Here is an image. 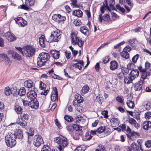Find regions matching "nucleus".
I'll return each mask as SVG.
<instances>
[{
    "label": "nucleus",
    "instance_id": "f257e3e1",
    "mask_svg": "<svg viewBox=\"0 0 151 151\" xmlns=\"http://www.w3.org/2000/svg\"><path fill=\"white\" fill-rule=\"evenodd\" d=\"M50 58V55L47 53L42 52L39 54L37 59V65L41 67L45 65Z\"/></svg>",
    "mask_w": 151,
    "mask_h": 151
},
{
    "label": "nucleus",
    "instance_id": "f03ea898",
    "mask_svg": "<svg viewBox=\"0 0 151 151\" xmlns=\"http://www.w3.org/2000/svg\"><path fill=\"white\" fill-rule=\"evenodd\" d=\"M54 141L59 145L57 147L59 151H63V149L68 145L67 138L63 137H57Z\"/></svg>",
    "mask_w": 151,
    "mask_h": 151
},
{
    "label": "nucleus",
    "instance_id": "7ed1b4c3",
    "mask_svg": "<svg viewBox=\"0 0 151 151\" xmlns=\"http://www.w3.org/2000/svg\"><path fill=\"white\" fill-rule=\"evenodd\" d=\"M16 139L14 134L12 133H8L5 137L6 144L10 147H14L16 143Z\"/></svg>",
    "mask_w": 151,
    "mask_h": 151
},
{
    "label": "nucleus",
    "instance_id": "20e7f679",
    "mask_svg": "<svg viewBox=\"0 0 151 151\" xmlns=\"http://www.w3.org/2000/svg\"><path fill=\"white\" fill-rule=\"evenodd\" d=\"M61 33L59 29L55 30L51 32L49 38L48 42H58L61 39Z\"/></svg>",
    "mask_w": 151,
    "mask_h": 151
},
{
    "label": "nucleus",
    "instance_id": "39448f33",
    "mask_svg": "<svg viewBox=\"0 0 151 151\" xmlns=\"http://www.w3.org/2000/svg\"><path fill=\"white\" fill-rule=\"evenodd\" d=\"M139 75V71L137 69H133L129 73V76L128 78H124V81L127 84H129L137 77Z\"/></svg>",
    "mask_w": 151,
    "mask_h": 151
},
{
    "label": "nucleus",
    "instance_id": "423d86ee",
    "mask_svg": "<svg viewBox=\"0 0 151 151\" xmlns=\"http://www.w3.org/2000/svg\"><path fill=\"white\" fill-rule=\"evenodd\" d=\"M71 43L73 45L77 44L80 47H81L84 43V42L82 39L78 37L74 33H72L70 35Z\"/></svg>",
    "mask_w": 151,
    "mask_h": 151
},
{
    "label": "nucleus",
    "instance_id": "0eeeda50",
    "mask_svg": "<svg viewBox=\"0 0 151 151\" xmlns=\"http://www.w3.org/2000/svg\"><path fill=\"white\" fill-rule=\"evenodd\" d=\"M35 49L32 46H27L24 48V53L26 56L28 57H32L35 54Z\"/></svg>",
    "mask_w": 151,
    "mask_h": 151
},
{
    "label": "nucleus",
    "instance_id": "6e6552de",
    "mask_svg": "<svg viewBox=\"0 0 151 151\" xmlns=\"http://www.w3.org/2000/svg\"><path fill=\"white\" fill-rule=\"evenodd\" d=\"M43 143V139L41 136L39 135L35 136L33 142V144L34 145L37 147H38Z\"/></svg>",
    "mask_w": 151,
    "mask_h": 151
},
{
    "label": "nucleus",
    "instance_id": "1a4fd4ad",
    "mask_svg": "<svg viewBox=\"0 0 151 151\" xmlns=\"http://www.w3.org/2000/svg\"><path fill=\"white\" fill-rule=\"evenodd\" d=\"M27 97L30 99H36L37 94L35 87L32 88L31 90L27 93Z\"/></svg>",
    "mask_w": 151,
    "mask_h": 151
},
{
    "label": "nucleus",
    "instance_id": "9d476101",
    "mask_svg": "<svg viewBox=\"0 0 151 151\" xmlns=\"http://www.w3.org/2000/svg\"><path fill=\"white\" fill-rule=\"evenodd\" d=\"M75 99L74 100L73 104L75 106L77 104H79L82 102L83 99L82 97L79 94H77L75 95Z\"/></svg>",
    "mask_w": 151,
    "mask_h": 151
},
{
    "label": "nucleus",
    "instance_id": "9b49d317",
    "mask_svg": "<svg viewBox=\"0 0 151 151\" xmlns=\"http://www.w3.org/2000/svg\"><path fill=\"white\" fill-rule=\"evenodd\" d=\"M144 82V81L140 80L137 83L134 84L133 87L135 91H140L142 89L143 83Z\"/></svg>",
    "mask_w": 151,
    "mask_h": 151
},
{
    "label": "nucleus",
    "instance_id": "f8f14e48",
    "mask_svg": "<svg viewBox=\"0 0 151 151\" xmlns=\"http://www.w3.org/2000/svg\"><path fill=\"white\" fill-rule=\"evenodd\" d=\"M74 126L75 129L74 132L75 133L76 135L77 136H78L80 135H82L83 132L82 130V128H83V127L77 124L75 125Z\"/></svg>",
    "mask_w": 151,
    "mask_h": 151
},
{
    "label": "nucleus",
    "instance_id": "ddd939ff",
    "mask_svg": "<svg viewBox=\"0 0 151 151\" xmlns=\"http://www.w3.org/2000/svg\"><path fill=\"white\" fill-rule=\"evenodd\" d=\"M39 103L37 101V99L32 100L28 104V106L33 109H36L39 106Z\"/></svg>",
    "mask_w": 151,
    "mask_h": 151
},
{
    "label": "nucleus",
    "instance_id": "4468645a",
    "mask_svg": "<svg viewBox=\"0 0 151 151\" xmlns=\"http://www.w3.org/2000/svg\"><path fill=\"white\" fill-rule=\"evenodd\" d=\"M4 36L10 42H12L16 39V37H14V35H12L10 32H9L5 33Z\"/></svg>",
    "mask_w": 151,
    "mask_h": 151
},
{
    "label": "nucleus",
    "instance_id": "2eb2a0df",
    "mask_svg": "<svg viewBox=\"0 0 151 151\" xmlns=\"http://www.w3.org/2000/svg\"><path fill=\"white\" fill-rule=\"evenodd\" d=\"M103 20L106 22H109L110 20L109 16L107 14H105L103 17L101 14H99L98 17L99 21L101 22Z\"/></svg>",
    "mask_w": 151,
    "mask_h": 151
},
{
    "label": "nucleus",
    "instance_id": "dca6fc26",
    "mask_svg": "<svg viewBox=\"0 0 151 151\" xmlns=\"http://www.w3.org/2000/svg\"><path fill=\"white\" fill-rule=\"evenodd\" d=\"M54 92L51 96V101H53L58 100V93L56 87H54L53 88Z\"/></svg>",
    "mask_w": 151,
    "mask_h": 151
},
{
    "label": "nucleus",
    "instance_id": "f3484780",
    "mask_svg": "<svg viewBox=\"0 0 151 151\" xmlns=\"http://www.w3.org/2000/svg\"><path fill=\"white\" fill-rule=\"evenodd\" d=\"M50 53L52 55L53 58L55 59H58L60 55L59 51L56 50H50Z\"/></svg>",
    "mask_w": 151,
    "mask_h": 151
},
{
    "label": "nucleus",
    "instance_id": "a211bd4d",
    "mask_svg": "<svg viewBox=\"0 0 151 151\" xmlns=\"http://www.w3.org/2000/svg\"><path fill=\"white\" fill-rule=\"evenodd\" d=\"M118 63L115 60L111 61L110 63L109 68L112 70L116 69L118 67Z\"/></svg>",
    "mask_w": 151,
    "mask_h": 151
},
{
    "label": "nucleus",
    "instance_id": "6ab92c4d",
    "mask_svg": "<svg viewBox=\"0 0 151 151\" xmlns=\"http://www.w3.org/2000/svg\"><path fill=\"white\" fill-rule=\"evenodd\" d=\"M13 134H14L16 139H22L23 137V134L22 131L20 129L17 130L16 132H15L14 133H12Z\"/></svg>",
    "mask_w": 151,
    "mask_h": 151
},
{
    "label": "nucleus",
    "instance_id": "aec40b11",
    "mask_svg": "<svg viewBox=\"0 0 151 151\" xmlns=\"http://www.w3.org/2000/svg\"><path fill=\"white\" fill-rule=\"evenodd\" d=\"M107 9L109 11H110L111 10L109 6L108 5L107 1L106 0H105V3H104L102 6L100 8V10L102 14L104 13V10Z\"/></svg>",
    "mask_w": 151,
    "mask_h": 151
},
{
    "label": "nucleus",
    "instance_id": "412c9836",
    "mask_svg": "<svg viewBox=\"0 0 151 151\" xmlns=\"http://www.w3.org/2000/svg\"><path fill=\"white\" fill-rule=\"evenodd\" d=\"M79 30L86 36L88 37L89 35V31L87 27L85 26H83L81 27L80 28Z\"/></svg>",
    "mask_w": 151,
    "mask_h": 151
},
{
    "label": "nucleus",
    "instance_id": "4be33fe9",
    "mask_svg": "<svg viewBox=\"0 0 151 151\" xmlns=\"http://www.w3.org/2000/svg\"><path fill=\"white\" fill-rule=\"evenodd\" d=\"M33 82L30 80L26 81L24 83V86L26 88H30L33 87H35L33 86Z\"/></svg>",
    "mask_w": 151,
    "mask_h": 151
},
{
    "label": "nucleus",
    "instance_id": "5701e85b",
    "mask_svg": "<svg viewBox=\"0 0 151 151\" xmlns=\"http://www.w3.org/2000/svg\"><path fill=\"white\" fill-rule=\"evenodd\" d=\"M34 129L33 128H30L29 131L28 132H26V134L27 136L28 139V142L29 143L31 142V137L34 135Z\"/></svg>",
    "mask_w": 151,
    "mask_h": 151
},
{
    "label": "nucleus",
    "instance_id": "b1692460",
    "mask_svg": "<svg viewBox=\"0 0 151 151\" xmlns=\"http://www.w3.org/2000/svg\"><path fill=\"white\" fill-rule=\"evenodd\" d=\"M111 125L113 127H115L117 126L119 123V120L116 118H113L110 121Z\"/></svg>",
    "mask_w": 151,
    "mask_h": 151
},
{
    "label": "nucleus",
    "instance_id": "393cba45",
    "mask_svg": "<svg viewBox=\"0 0 151 151\" xmlns=\"http://www.w3.org/2000/svg\"><path fill=\"white\" fill-rule=\"evenodd\" d=\"M143 128L145 130H147L149 128H151V122L146 121L143 123Z\"/></svg>",
    "mask_w": 151,
    "mask_h": 151
},
{
    "label": "nucleus",
    "instance_id": "a878e982",
    "mask_svg": "<svg viewBox=\"0 0 151 151\" xmlns=\"http://www.w3.org/2000/svg\"><path fill=\"white\" fill-rule=\"evenodd\" d=\"M72 14L73 15L76 16L78 17H81L83 15V13L80 9L76 10L73 11Z\"/></svg>",
    "mask_w": 151,
    "mask_h": 151
},
{
    "label": "nucleus",
    "instance_id": "bb28decb",
    "mask_svg": "<svg viewBox=\"0 0 151 151\" xmlns=\"http://www.w3.org/2000/svg\"><path fill=\"white\" fill-rule=\"evenodd\" d=\"M131 150H132L133 151H139L140 147L135 142H133L131 145Z\"/></svg>",
    "mask_w": 151,
    "mask_h": 151
},
{
    "label": "nucleus",
    "instance_id": "cd10ccee",
    "mask_svg": "<svg viewBox=\"0 0 151 151\" xmlns=\"http://www.w3.org/2000/svg\"><path fill=\"white\" fill-rule=\"evenodd\" d=\"M12 57L14 59L17 60H22L21 56L15 52H13L12 53Z\"/></svg>",
    "mask_w": 151,
    "mask_h": 151
},
{
    "label": "nucleus",
    "instance_id": "c85d7f7f",
    "mask_svg": "<svg viewBox=\"0 0 151 151\" xmlns=\"http://www.w3.org/2000/svg\"><path fill=\"white\" fill-rule=\"evenodd\" d=\"M45 37L43 35H42L39 38V43L40 46L42 47H44L45 46Z\"/></svg>",
    "mask_w": 151,
    "mask_h": 151
},
{
    "label": "nucleus",
    "instance_id": "c756f323",
    "mask_svg": "<svg viewBox=\"0 0 151 151\" xmlns=\"http://www.w3.org/2000/svg\"><path fill=\"white\" fill-rule=\"evenodd\" d=\"M89 89V87L87 85L84 86L82 88L81 91V93L82 95H84L88 91Z\"/></svg>",
    "mask_w": 151,
    "mask_h": 151
},
{
    "label": "nucleus",
    "instance_id": "7c9ffc66",
    "mask_svg": "<svg viewBox=\"0 0 151 151\" xmlns=\"http://www.w3.org/2000/svg\"><path fill=\"white\" fill-rule=\"evenodd\" d=\"M17 123L20 125L22 128H24L27 125V122L22 119H19L17 122Z\"/></svg>",
    "mask_w": 151,
    "mask_h": 151
},
{
    "label": "nucleus",
    "instance_id": "2f4dec72",
    "mask_svg": "<svg viewBox=\"0 0 151 151\" xmlns=\"http://www.w3.org/2000/svg\"><path fill=\"white\" fill-rule=\"evenodd\" d=\"M126 103L128 107L130 108L133 109L135 106L134 102L132 100H127Z\"/></svg>",
    "mask_w": 151,
    "mask_h": 151
},
{
    "label": "nucleus",
    "instance_id": "473e14b6",
    "mask_svg": "<svg viewBox=\"0 0 151 151\" xmlns=\"http://www.w3.org/2000/svg\"><path fill=\"white\" fill-rule=\"evenodd\" d=\"M75 125H76V124H73V125H70L68 126H67L66 127L67 130L70 132H74L75 128L74 126Z\"/></svg>",
    "mask_w": 151,
    "mask_h": 151
},
{
    "label": "nucleus",
    "instance_id": "72a5a7b5",
    "mask_svg": "<svg viewBox=\"0 0 151 151\" xmlns=\"http://www.w3.org/2000/svg\"><path fill=\"white\" fill-rule=\"evenodd\" d=\"M26 90L24 87L21 88L18 90V94L20 96L24 95L26 93Z\"/></svg>",
    "mask_w": 151,
    "mask_h": 151
},
{
    "label": "nucleus",
    "instance_id": "f704fd0d",
    "mask_svg": "<svg viewBox=\"0 0 151 151\" xmlns=\"http://www.w3.org/2000/svg\"><path fill=\"white\" fill-rule=\"evenodd\" d=\"M16 23H17L19 26H21L22 25V22L23 20L22 18L21 17H18L14 19Z\"/></svg>",
    "mask_w": 151,
    "mask_h": 151
},
{
    "label": "nucleus",
    "instance_id": "c9c22d12",
    "mask_svg": "<svg viewBox=\"0 0 151 151\" xmlns=\"http://www.w3.org/2000/svg\"><path fill=\"white\" fill-rule=\"evenodd\" d=\"M14 109L17 114H20L22 112V109L21 107L18 105L15 106Z\"/></svg>",
    "mask_w": 151,
    "mask_h": 151
},
{
    "label": "nucleus",
    "instance_id": "e433bc0d",
    "mask_svg": "<svg viewBox=\"0 0 151 151\" xmlns=\"http://www.w3.org/2000/svg\"><path fill=\"white\" fill-rule=\"evenodd\" d=\"M11 90V93L14 96H16L18 94V91L17 87L12 88Z\"/></svg>",
    "mask_w": 151,
    "mask_h": 151
},
{
    "label": "nucleus",
    "instance_id": "4c0bfd02",
    "mask_svg": "<svg viewBox=\"0 0 151 151\" xmlns=\"http://www.w3.org/2000/svg\"><path fill=\"white\" fill-rule=\"evenodd\" d=\"M121 55L122 57L126 59H127L129 58V54L127 52L123 51L121 53Z\"/></svg>",
    "mask_w": 151,
    "mask_h": 151
},
{
    "label": "nucleus",
    "instance_id": "58836bf2",
    "mask_svg": "<svg viewBox=\"0 0 151 151\" xmlns=\"http://www.w3.org/2000/svg\"><path fill=\"white\" fill-rule=\"evenodd\" d=\"M123 70H122L121 72L117 74V77L119 79H122L124 77V75L125 74L124 72L122 71Z\"/></svg>",
    "mask_w": 151,
    "mask_h": 151
},
{
    "label": "nucleus",
    "instance_id": "ea45409f",
    "mask_svg": "<svg viewBox=\"0 0 151 151\" xmlns=\"http://www.w3.org/2000/svg\"><path fill=\"white\" fill-rule=\"evenodd\" d=\"M124 4H127L130 7V8L132 9L133 6V4L130 0H124Z\"/></svg>",
    "mask_w": 151,
    "mask_h": 151
},
{
    "label": "nucleus",
    "instance_id": "a19ab883",
    "mask_svg": "<svg viewBox=\"0 0 151 151\" xmlns=\"http://www.w3.org/2000/svg\"><path fill=\"white\" fill-rule=\"evenodd\" d=\"M116 100L119 103H121V105L123 106L124 105V100L119 96H117L116 98Z\"/></svg>",
    "mask_w": 151,
    "mask_h": 151
},
{
    "label": "nucleus",
    "instance_id": "79ce46f5",
    "mask_svg": "<svg viewBox=\"0 0 151 151\" xmlns=\"http://www.w3.org/2000/svg\"><path fill=\"white\" fill-rule=\"evenodd\" d=\"M64 119L65 120L68 122H71L73 120V119L72 116L68 115H65L64 116Z\"/></svg>",
    "mask_w": 151,
    "mask_h": 151
},
{
    "label": "nucleus",
    "instance_id": "37998d69",
    "mask_svg": "<svg viewBox=\"0 0 151 151\" xmlns=\"http://www.w3.org/2000/svg\"><path fill=\"white\" fill-rule=\"evenodd\" d=\"M139 55L137 54L135 55H134L132 58V61L134 63H135L137 61L138 59L139 58Z\"/></svg>",
    "mask_w": 151,
    "mask_h": 151
},
{
    "label": "nucleus",
    "instance_id": "c03bdc74",
    "mask_svg": "<svg viewBox=\"0 0 151 151\" xmlns=\"http://www.w3.org/2000/svg\"><path fill=\"white\" fill-rule=\"evenodd\" d=\"M46 87V85L41 81H40L39 88L40 89L43 90L45 89Z\"/></svg>",
    "mask_w": 151,
    "mask_h": 151
},
{
    "label": "nucleus",
    "instance_id": "a18cd8bd",
    "mask_svg": "<svg viewBox=\"0 0 151 151\" xmlns=\"http://www.w3.org/2000/svg\"><path fill=\"white\" fill-rule=\"evenodd\" d=\"M4 93L6 96H9L11 93V90L9 87H6L4 89Z\"/></svg>",
    "mask_w": 151,
    "mask_h": 151
},
{
    "label": "nucleus",
    "instance_id": "49530a36",
    "mask_svg": "<svg viewBox=\"0 0 151 151\" xmlns=\"http://www.w3.org/2000/svg\"><path fill=\"white\" fill-rule=\"evenodd\" d=\"M104 132L106 135H108L111 133V129L108 126L104 127Z\"/></svg>",
    "mask_w": 151,
    "mask_h": 151
},
{
    "label": "nucleus",
    "instance_id": "de8ad7c7",
    "mask_svg": "<svg viewBox=\"0 0 151 151\" xmlns=\"http://www.w3.org/2000/svg\"><path fill=\"white\" fill-rule=\"evenodd\" d=\"M116 8L117 9L120 11L122 13H124L125 12V9L123 7L121 6L119 4H118L116 5Z\"/></svg>",
    "mask_w": 151,
    "mask_h": 151
},
{
    "label": "nucleus",
    "instance_id": "09e8293b",
    "mask_svg": "<svg viewBox=\"0 0 151 151\" xmlns=\"http://www.w3.org/2000/svg\"><path fill=\"white\" fill-rule=\"evenodd\" d=\"M104 128V127H100L96 129V132L99 133H101L104 132V130H105Z\"/></svg>",
    "mask_w": 151,
    "mask_h": 151
},
{
    "label": "nucleus",
    "instance_id": "8fccbe9b",
    "mask_svg": "<svg viewBox=\"0 0 151 151\" xmlns=\"http://www.w3.org/2000/svg\"><path fill=\"white\" fill-rule=\"evenodd\" d=\"M4 61L5 62L6 64L7 65H10L11 63V61L7 57V55H6V57L5 58Z\"/></svg>",
    "mask_w": 151,
    "mask_h": 151
},
{
    "label": "nucleus",
    "instance_id": "3c124183",
    "mask_svg": "<svg viewBox=\"0 0 151 151\" xmlns=\"http://www.w3.org/2000/svg\"><path fill=\"white\" fill-rule=\"evenodd\" d=\"M92 136L88 132H86V133L85 137L86 140H89L92 137Z\"/></svg>",
    "mask_w": 151,
    "mask_h": 151
},
{
    "label": "nucleus",
    "instance_id": "603ef678",
    "mask_svg": "<svg viewBox=\"0 0 151 151\" xmlns=\"http://www.w3.org/2000/svg\"><path fill=\"white\" fill-rule=\"evenodd\" d=\"M134 63H129L127 65V67L129 68L130 70L134 69V68L135 66V65L134 64Z\"/></svg>",
    "mask_w": 151,
    "mask_h": 151
},
{
    "label": "nucleus",
    "instance_id": "864d4df0",
    "mask_svg": "<svg viewBox=\"0 0 151 151\" xmlns=\"http://www.w3.org/2000/svg\"><path fill=\"white\" fill-rule=\"evenodd\" d=\"M42 151H51L50 147L47 145H44L42 150Z\"/></svg>",
    "mask_w": 151,
    "mask_h": 151
},
{
    "label": "nucleus",
    "instance_id": "5fc2aeb1",
    "mask_svg": "<svg viewBox=\"0 0 151 151\" xmlns=\"http://www.w3.org/2000/svg\"><path fill=\"white\" fill-rule=\"evenodd\" d=\"M144 107L146 110H150L151 108V104L150 103H148L145 104Z\"/></svg>",
    "mask_w": 151,
    "mask_h": 151
},
{
    "label": "nucleus",
    "instance_id": "6e6d98bb",
    "mask_svg": "<svg viewBox=\"0 0 151 151\" xmlns=\"http://www.w3.org/2000/svg\"><path fill=\"white\" fill-rule=\"evenodd\" d=\"M109 56H106L102 59V61L104 63L106 64L107 63L109 60Z\"/></svg>",
    "mask_w": 151,
    "mask_h": 151
},
{
    "label": "nucleus",
    "instance_id": "4d7b16f0",
    "mask_svg": "<svg viewBox=\"0 0 151 151\" xmlns=\"http://www.w3.org/2000/svg\"><path fill=\"white\" fill-rule=\"evenodd\" d=\"M82 118V117L81 116H77L75 118V119H74V120L77 123L81 121Z\"/></svg>",
    "mask_w": 151,
    "mask_h": 151
},
{
    "label": "nucleus",
    "instance_id": "13d9d810",
    "mask_svg": "<svg viewBox=\"0 0 151 151\" xmlns=\"http://www.w3.org/2000/svg\"><path fill=\"white\" fill-rule=\"evenodd\" d=\"M108 112L107 111H104L102 112V114L104 118H107L109 116L108 115Z\"/></svg>",
    "mask_w": 151,
    "mask_h": 151
},
{
    "label": "nucleus",
    "instance_id": "bf43d9fd",
    "mask_svg": "<svg viewBox=\"0 0 151 151\" xmlns=\"http://www.w3.org/2000/svg\"><path fill=\"white\" fill-rule=\"evenodd\" d=\"M86 150V148L84 147L82 149V147L80 146L77 147L75 150V151H84Z\"/></svg>",
    "mask_w": 151,
    "mask_h": 151
},
{
    "label": "nucleus",
    "instance_id": "052dcab7",
    "mask_svg": "<svg viewBox=\"0 0 151 151\" xmlns=\"http://www.w3.org/2000/svg\"><path fill=\"white\" fill-rule=\"evenodd\" d=\"M145 145L146 147L150 148L151 146V140H149L145 142Z\"/></svg>",
    "mask_w": 151,
    "mask_h": 151
},
{
    "label": "nucleus",
    "instance_id": "680f3d73",
    "mask_svg": "<svg viewBox=\"0 0 151 151\" xmlns=\"http://www.w3.org/2000/svg\"><path fill=\"white\" fill-rule=\"evenodd\" d=\"M131 135L132 136H135V137H138L139 136V134L137 132L134 131H132L130 133Z\"/></svg>",
    "mask_w": 151,
    "mask_h": 151
},
{
    "label": "nucleus",
    "instance_id": "e2e57ef3",
    "mask_svg": "<svg viewBox=\"0 0 151 151\" xmlns=\"http://www.w3.org/2000/svg\"><path fill=\"white\" fill-rule=\"evenodd\" d=\"M147 75L145 71L142 72L141 73V78L142 79V80L144 81V80L146 79ZM142 80V79H141Z\"/></svg>",
    "mask_w": 151,
    "mask_h": 151
},
{
    "label": "nucleus",
    "instance_id": "0e129e2a",
    "mask_svg": "<svg viewBox=\"0 0 151 151\" xmlns=\"http://www.w3.org/2000/svg\"><path fill=\"white\" fill-rule=\"evenodd\" d=\"M29 116V115L27 114H24L23 115V116H21V118L20 119H24L26 120H27L28 119Z\"/></svg>",
    "mask_w": 151,
    "mask_h": 151
},
{
    "label": "nucleus",
    "instance_id": "69168bd1",
    "mask_svg": "<svg viewBox=\"0 0 151 151\" xmlns=\"http://www.w3.org/2000/svg\"><path fill=\"white\" fill-rule=\"evenodd\" d=\"M131 48L130 46H127L124 48V51L128 52L131 50Z\"/></svg>",
    "mask_w": 151,
    "mask_h": 151
},
{
    "label": "nucleus",
    "instance_id": "338daca9",
    "mask_svg": "<svg viewBox=\"0 0 151 151\" xmlns=\"http://www.w3.org/2000/svg\"><path fill=\"white\" fill-rule=\"evenodd\" d=\"M72 2L71 3V4L73 6L77 7V0H70Z\"/></svg>",
    "mask_w": 151,
    "mask_h": 151
},
{
    "label": "nucleus",
    "instance_id": "774afa93",
    "mask_svg": "<svg viewBox=\"0 0 151 151\" xmlns=\"http://www.w3.org/2000/svg\"><path fill=\"white\" fill-rule=\"evenodd\" d=\"M145 116L146 118L150 119L151 117V112H147L145 114Z\"/></svg>",
    "mask_w": 151,
    "mask_h": 151
}]
</instances>
